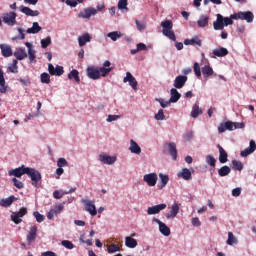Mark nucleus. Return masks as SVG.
<instances>
[{
    "instance_id": "nucleus-1",
    "label": "nucleus",
    "mask_w": 256,
    "mask_h": 256,
    "mask_svg": "<svg viewBox=\"0 0 256 256\" xmlns=\"http://www.w3.org/2000/svg\"><path fill=\"white\" fill-rule=\"evenodd\" d=\"M240 19L241 21H247V23H253V19H255V15L253 12H238L230 15V17H224L221 14L216 15V21L213 22V27L215 31H223L225 27H229V25H233V20L237 21Z\"/></svg>"
},
{
    "instance_id": "nucleus-2",
    "label": "nucleus",
    "mask_w": 256,
    "mask_h": 256,
    "mask_svg": "<svg viewBox=\"0 0 256 256\" xmlns=\"http://www.w3.org/2000/svg\"><path fill=\"white\" fill-rule=\"evenodd\" d=\"M162 33L165 37H168L170 41H177V37L175 36V32H173V21L165 20L161 22Z\"/></svg>"
},
{
    "instance_id": "nucleus-3",
    "label": "nucleus",
    "mask_w": 256,
    "mask_h": 256,
    "mask_svg": "<svg viewBox=\"0 0 256 256\" xmlns=\"http://www.w3.org/2000/svg\"><path fill=\"white\" fill-rule=\"evenodd\" d=\"M26 175H28V177H30L33 187H39V182H41V179H42L41 172H39L38 170H36L34 168L28 167V171H27Z\"/></svg>"
},
{
    "instance_id": "nucleus-4",
    "label": "nucleus",
    "mask_w": 256,
    "mask_h": 256,
    "mask_svg": "<svg viewBox=\"0 0 256 256\" xmlns=\"http://www.w3.org/2000/svg\"><path fill=\"white\" fill-rule=\"evenodd\" d=\"M2 20L5 25H8V27H14V25H17V13L6 12L2 14Z\"/></svg>"
},
{
    "instance_id": "nucleus-5",
    "label": "nucleus",
    "mask_w": 256,
    "mask_h": 256,
    "mask_svg": "<svg viewBox=\"0 0 256 256\" xmlns=\"http://www.w3.org/2000/svg\"><path fill=\"white\" fill-rule=\"evenodd\" d=\"M29 171V167H25V165H22L16 169H11L8 171L9 177H17L21 178L23 175H27V172Z\"/></svg>"
},
{
    "instance_id": "nucleus-6",
    "label": "nucleus",
    "mask_w": 256,
    "mask_h": 256,
    "mask_svg": "<svg viewBox=\"0 0 256 256\" xmlns=\"http://www.w3.org/2000/svg\"><path fill=\"white\" fill-rule=\"evenodd\" d=\"M81 203H83V205L85 206V211L90 213V215H92V217H95V215H97V208L95 207L94 201H91L88 199H82Z\"/></svg>"
},
{
    "instance_id": "nucleus-7",
    "label": "nucleus",
    "mask_w": 256,
    "mask_h": 256,
    "mask_svg": "<svg viewBox=\"0 0 256 256\" xmlns=\"http://www.w3.org/2000/svg\"><path fill=\"white\" fill-rule=\"evenodd\" d=\"M153 221L159 225V231L162 235H164V237H169L171 235V229L168 228L167 224L163 223L157 218H153Z\"/></svg>"
},
{
    "instance_id": "nucleus-8",
    "label": "nucleus",
    "mask_w": 256,
    "mask_h": 256,
    "mask_svg": "<svg viewBox=\"0 0 256 256\" xmlns=\"http://www.w3.org/2000/svg\"><path fill=\"white\" fill-rule=\"evenodd\" d=\"M87 76L89 79H93L94 81H97V79L101 78V73H99V68L95 66H89L86 69Z\"/></svg>"
},
{
    "instance_id": "nucleus-9",
    "label": "nucleus",
    "mask_w": 256,
    "mask_h": 256,
    "mask_svg": "<svg viewBox=\"0 0 256 256\" xmlns=\"http://www.w3.org/2000/svg\"><path fill=\"white\" fill-rule=\"evenodd\" d=\"M98 71L100 73V77H107L111 71H113V68H111V62L109 60H106L103 63V66L98 68Z\"/></svg>"
},
{
    "instance_id": "nucleus-10",
    "label": "nucleus",
    "mask_w": 256,
    "mask_h": 256,
    "mask_svg": "<svg viewBox=\"0 0 256 256\" xmlns=\"http://www.w3.org/2000/svg\"><path fill=\"white\" fill-rule=\"evenodd\" d=\"M164 209H167V204H158L147 208V215H158Z\"/></svg>"
},
{
    "instance_id": "nucleus-11",
    "label": "nucleus",
    "mask_w": 256,
    "mask_h": 256,
    "mask_svg": "<svg viewBox=\"0 0 256 256\" xmlns=\"http://www.w3.org/2000/svg\"><path fill=\"white\" fill-rule=\"evenodd\" d=\"M143 181H145L149 187H155V185H157V173L144 175Z\"/></svg>"
},
{
    "instance_id": "nucleus-12",
    "label": "nucleus",
    "mask_w": 256,
    "mask_h": 256,
    "mask_svg": "<svg viewBox=\"0 0 256 256\" xmlns=\"http://www.w3.org/2000/svg\"><path fill=\"white\" fill-rule=\"evenodd\" d=\"M123 83H129L130 87H132L134 91H137L138 82L137 79L133 77V74H131V72L126 73V77H124Z\"/></svg>"
},
{
    "instance_id": "nucleus-13",
    "label": "nucleus",
    "mask_w": 256,
    "mask_h": 256,
    "mask_svg": "<svg viewBox=\"0 0 256 256\" xmlns=\"http://www.w3.org/2000/svg\"><path fill=\"white\" fill-rule=\"evenodd\" d=\"M235 129V122L226 121L225 123H221L218 127L219 133H225V131H233Z\"/></svg>"
},
{
    "instance_id": "nucleus-14",
    "label": "nucleus",
    "mask_w": 256,
    "mask_h": 256,
    "mask_svg": "<svg viewBox=\"0 0 256 256\" xmlns=\"http://www.w3.org/2000/svg\"><path fill=\"white\" fill-rule=\"evenodd\" d=\"M19 10L21 13H24V15H27V17H39V11L38 10H32L31 8L27 6L21 5L19 7Z\"/></svg>"
},
{
    "instance_id": "nucleus-15",
    "label": "nucleus",
    "mask_w": 256,
    "mask_h": 256,
    "mask_svg": "<svg viewBox=\"0 0 256 256\" xmlns=\"http://www.w3.org/2000/svg\"><path fill=\"white\" fill-rule=\"evenodd\" d=\"M256 150V143L255 140H251L249 143V147L244 149L243 151L240 152L241 157H249L251 153H255Z\"/></svg>"
},
{
    "instance_id": "nucleus-16",
    "label": "nucleus",
    "mask_w": 256,
    "mask_h": 256,
    "mask_svg": "<svg viewBox=\"0 0 256 256\" xmlns=\"http://www.w3.org/2000/svg\"><path fill=\"white\" fill-rule=\"evenodd\" d=\"M99 160L101 161V163H104V165H113V163L117 161V157L109 156L107 154H100Z\"/></svg>"
},
{
    "instance_id": "nucleus-17",
    "label": "nucleus",
    "mask_w": 256,
    "mask_h": 256,
    "mask_svg": "<svg viewBox=\"0 0 256 256\" xmlns=\"http://www.w3.org/2000/svg\"><path fill=\"white\" fill-rule=\"evenodd\" d=\"M187 76L179 75L174 80L175 89H183L185 87V83H187Z\"/></svg>"
},
{
    "instance_id": "nucleus-18",
    "label": "nucleus",
    "mask_w": 256,
    "mask_h": 256,
    "mask_svg": "<svg viewBox=\"0 0 256 256\" xmlns=\"http://www.w3.org/2000/svg\"><path fill=\"white\" fill-rule=\"evenodd\" d=\"M202 75L204 79H209V77H217V74L215 71H213V68L209 64L202 67Z\"/></svg>"
},
{
    "instance_id": "nucleus-19",
    "label": "nucleus",
    "mask_w": 256,
    "mask_h": 256,
    "mask_svg": "<svg viewBox=\"0 0 256 256\" xmlns=\"http://www.w3.org/2000/svg\"><path fill=\"white\" fill-rule=\"evenodd\" d=\"M75 191H77V188H71L70 190L68 191H63V190H55L53 192V197L54 199H63V196L64 195H69L71 193H75Z\"/></svg>"
},
{
    "instance_id": "nucleus-20",
    "label": "nucleus",
    "mask_w": 256,
    "mask_h": 256,
    "mask_svg": "<svg viewBox=\"0 0 256 256\" xmlns=\"http://www.w3.org/2000/svg\"><path fill=\"white\" fill-rule=\"evenodd\" d=\"M63 204H59L55 206L53 209H51L47 214V219H53V217H56V215H59L61 211H63Z\"/></svg>"
},
{
    "instance_id": "nucleus-21",
    "label": "nucleus",
    "mask_w": 256,
    "mask_h": 256,
    "mask_svg": "<svg viewBox=\"0 0 256 256\" xmlns=\"http://www.w3.org/2000/svg\"><path fill=\"white\" fill-rule=\"evenodd\" d=\"M177 177L184 179V181H190L192 179L191 170L189 168H183L181 172H178Z\"/></svg>"
},
{
    "instance_id": "nucleus-22",
    "label": "nucleus",
    "mask_w": 256,
    "mask_h": 256,
    "mask_svg": "<svg viewBox=\"0 0 256 256\" xmlns=\"http://www.w3.org/2000/svg\"><path fill=\"white\" fill-rule=\"evenodd\" d=\"M213 59H215V57H227V55H229V50H227V48H223V47H219L213 50Z\"/></svg>"
},
{
    "instance_id": "nucleus-23",
    "label": "nucleus",
    "mask_w": 256,
    "mask_h": 256,
    "mask_svg": "<svg viewBox=\"0 0 256 256\" xmlns=\"http://www.w3.org/2000/svg\"><path fill=\"white\" fill-rule=\"evenodd\" d=\"M179 214V204L174 203L171 206V211L166 214L167 219H175L177 215Z\"/></svg>"
},
{
    "instance_id": "nucleus-24",
    "label": "nucleus",
    "mask_w": 256,
    "mask_h": 256,
    "mask_svg": "<svg viewBox=\"0 0 256 256\" xmlns=\"http://www.w3.org/2000/svg\"><path fill=\"white\" fill-rule=\"evenodd\" d=\"M27 242L29 243V245H31L33 243V241H35V239H37V226H32L30 228V231L27 235Z\"/></svg>"
},
{
    "instance_id": "nucleus-25",
    "label": "nucleus",
    "mask_w": 256,
    "mask_h": 256,
    "mask_svg": "<svg viewBox=\"0 0 256 256\" xmlns=\"http://www.w3.org/2000/svg\"><path fill=\"white\" fill-rule=\"evenodd\" d=\"M83 19H90L92 15H97V9L89 7L80 13Z\"/></svg>"
},
{
    "instance_id": "nucleus-26",
    "label": "nucleus",
    "mask_w": 256,
    "mask_h": 256,
    "mask_svg": "<svg viewBox=\"0 0 256 256\" xmlns=\"http://www.w3.org/2000/svg\"><path fill=\"white\" fill-rule=\"evenodd\" d=\"M218 151H219V162L220 163H227L229 155L227 154V151L222 148L221 145H217Z\"/></svg>"
},
{
    "instance_id": "nucleus-27",
    "label": "nucleus",
    "mask_w": 256,
    "mask_h": 256,
    "mask_svg": "<svg viewBox=\"0 0 256 256\" xmlns=\"http://www.w3.org/2000/svg\"><path fill=\"white\" fill-rule=\"evenodd\" d=\"M79 47H85L87 43H91V36L89 33H85L82 36L78 37Z\"/></svg>"
},
{
    "instance_id": "nucleus-28",
    "label": "nucleus",
    "mask_w": 256,
    "mask_h": 256,
    "mask_svg": "<svg viewBox=\"0 0 256 256\" xmlns=\"http://www.w3.org/2000/svg\"><path fill=\"white\" fill-rule=\"evenodd\" d=\"M0 49L3 57H11L13 55V49L9 45L0 44Z\"/></svg>"
},
{
    "instance_id": "nucleus-29",
    "label": "nucleus",
    "mask_w": 256,
    "mask_h": 256,
    "mask_svg": "<svg viewBox=\"0 0 256 256\" xmlns=\"http://www.w3.org/2000/svg\"><path fill=\"white\" fill-rule=\"evenodd\" d=\"M129 151H131V153H134L135 155H141V147L134 140H130Z\"/></svg>"
},
{
    "instance_id": "nucleus-30",
    "label": "nucleus",
    "mask_w": 256,
    "mask_h": 256,
    "mask_svg": "<svg viewBox=\"0 0 256 256\" xmlns=\"http://www.w3.org/2000/svg\"><path fill=\"white\" fill-rule=\"evenodd\" d=\"M159 178H160V183L158 184V188L164 189V187L167 186V183H169V175L160 173Z\"/></svg>"
},
{
    "instance_id": "nucleus-31",
    "label": "nucleus",
    "mask_w": 256,
    "mask_h": 256,
    "mask_svg": "<svg viewBox=\"0 0 256 256\" xmlns=\"http://www.w3.org/2000/svg\"><path fill=\"white\" fill-rule=\"evenodd\" d=\"M170 95V103H177V101L181 99V93H179V91H177L175 88L170 90Z\"/></svg>"
},
{
    "instance_id": "nucleus-32",
    "label": "nucleus",
    "mask_w": 256,
    "mask_h": 256,
    "mask_svg": "<svg viewBox=\"0 0 256 256\" xmlns=\"http://www.w3.org/2000/svg\"><path fill=\"white\" fill-rule=\"evenodd\" d=\"M14 57H16V61H23V59H26L27 52L25 51V48H19L17 51H15Z\"/></svg>"
},
{
    "instance_id": "nucleus-33",
    "label": "nucleus",
    "mask_w": 256,
    "mask_h": 256,
    "mask_svg": "<svg viewBox=\"0 0 256 256\" xmlns=\"http://www.w3.org/2000/svg\"><path fill=\"white\" fill-rule=\"evenodd\" d=\"M168 151L174 161H177V145L174 142L168 144Z\"/></svg>"
},
{
    "instance_id": "nucleus-34",
    "label": "nucleus",
    "mask_w": 256,
    "mask_h": 256,
    "mask_svg": "<svg viewBox=\"0 0 256 256\" xmlns=\"http://www.w3.org/2000/svg\"><path fill=\"white\" fill-rule=\"evenodd\" d=\"M14 201H17V198L15 196H10L8 198L2 199L0 201V205L1 207H11Z\"/></svg>"
},
{
    "instance_id": "nucleus-35",
    "label": "nucleus",
    "mask_w": 256,
    "mask_h": 256,
    "mask_svg": "<svg viewBox=\"0 0 256 256\" xmlns=\"http://www.w3.org/2000/svg\"><path fill=\"white\" fill-rule=\"evenodd\" d=\"M0 93H7V86L5 85V73L0 68Z\"/></svg>"
},
{
    "instance_id": "nucleus-36",
    "label": "nucleus",
    "mask_w": 256,
    "mask_h": 256,
    "mask_svg": "<svg viewBox=\"0 0 256 256\" xmlns=\"http://www.w3.org/2000/svg\"><path fill=\"white\" fill-rule=\"evenodd\" d=\"M199 115H203V110L201 108H199L198 103H195L193 105V108L191 111V117H193V119H197V117H199Z\"/></svg>"
},
{
    "instance_id": "nucleus-37",
    "label": "nucleus",
    "mask_w": 256,
    "mask_h": 256,
    "mask_svg": "<svg viewBox=\"0 0 256 256\" xmlns=\"http://www.w3.org/2000/svg\"><path fill=\"white\" fill-rule=\"evenodd\" d=\"M41 26H39V22H34L32 24L31 28H28L26 30V33L32 34V35H37V33H39V31H41Z\"/></svg>"
},
{
    "instance_id": "nucleus-38",
    "label": "nucleus",
    "mask_w": 256,
    "mask_h": 256,
    "mask_svg": "<svg viewBox=\"0 0 256 256\" xmlns=\"http://www.w3.org/2000/svg\"><path fill=\"white\" fill-rule=\"evenodd\" d=\"M198 27H207L209 25V16L207 15H201L200 18L197 21Z\"/></svg>"
},
{
    "instance_id": "nucleus-39",
    "label": "nucleus",
    "mask_w": 256,
    "mask_h": 256,
    "mask_svg": "<svg viewBox=\"0 0 256 256\" xmlns=\"http://www.w3.org/2000/svg\"><path fill=\"white\" fill-rule=\"evenodd\" d=\"M184 45H198V47H201L202 42L201 39H199V37L196 36L192 39L184 40Z\"/></svg>"
},
{
    "instance_id": "nucleus-40",
    "label": "nucleus",
    "mask_w": 256,
    "mask_h": 256,
    "mask_svg": "<svg viewBox=\"0 0 256 256\" xmlns=\"http://www.w3.org/2000/svg\"><path fill=\"white\" fill-rule=\"evenodd\" d=\"M125 245L129 249H135V247H137V241L132 237H126L125 238Z\"/></svg>"
},
{
    "instance_id": "nucleus-41",
    "label": "nucleus",
    "mask_w": 256,
    "mask_h": 256,
    "mask_svg": "<svg viewBox=\"0 0 256 256\" xmlns=\"http://www.w3.org/2000/svg\"><path fill=\"white\" fill-rule=\"evenodd\" d=\"M107 37H109V39L113 41H117V39H121V37H123V34L119 31H113V32H109L107 34Z\"/></svg>"
},
{
    "instance_id": "nucleus-42",
    "label": "nucleus",
    "mask_w": 256,
    "mask_h": 256,
    "mask_svg": "<svg viewBox=\"0 0 256 256\" xmlns=\"http://www.w3.org/2000/svg\"><path fill=\"white\" fill-rule=\"evenodd\" d=\"M227 245H237L239 241L237 240V237L233 235V232H228V239L226 241Z\"/></svg>"
},
{
    "instance_id": "nucleus-43",
    "label": "nucleus",
    "mask_w": 256,
    "mask_h": 256,
    "mask_svg": "<svg viewBox=\"0 0 256 256\" xmlns=\"http://www.w3.org/2000/svg\"><path fill=\"white\" fill-rule=\"evenodd\" d=\"M18 63L19 62L16 59H14L12 63L8 66V71L10 73H19V67L17 66Z\"/></svg>"
},
{
    "instance_id": "nucleus-44",
    "label": "nucleus",
    "mask_w": 256,
    "mask_h": 256,
    "mask_svg": "<svg viewBox=\"0 0 256 256\" xmlns=\"http://www.w3.org/2000/svg\"><path fill=\"white\" fill-rule=\"evenodd\" d=\"M229 173H231V168H229V166H222L218 170V175L220 177H227V175H229Z\"/></svg>"
},
{
    "instance_id": "nucleus-45",
    "label": "nucleus",
    "mask_w": 256,
    "mask_h": 256,
    "mask_svg": "<svg viewBox=\"0 0 256 256\" xmlns=\"http://www.w3.org/2000/svg\"><path fill=\"white\" fill-rule=\"evenodd\" d=\"M68 79H74L76 83H80L81 79L79 78V71L73 69L69 74H68Z\"/></svg>"
},
{
    "instance_id": "nucleus-46",
    "label": "nucleus",
    "mask_w": 256,
    "mask_h": 256,
    "mask_svg": "<svg viewBox=\"0 0 256 256\" xmlns=\"http://www.w3.org/2000/svg\"><path fill=\"white\" fill-rule=\"evenodd\" d=\"M40 81L41 83L49 85V83H51V76L47 72H44L40 75Z\"/></svg>"
},
{
    "instance_id": "nucleus-47",
    "label": "nucleus",
    "mask_w": 256,
    "mask_h": 256,
    "mask_svg": "<svg viewBox=\"0 0 256 256\" xmlns=\"http://www.w3.org/2000/svg\"><path fill=\"white\" fill-rule=\"evenodd\" d=\"M232 165L236 171H243V163L241 161L233 160Z\"/></svg>"
},
{
    "instance_id": "nucleus-48",
    "label": "nucleus",
    "mask_w": 256,
    "mask_h": 256,
    "mask_svg": "<svg viewBox=\"0 0 256 256\" xmlns=\"http://www.w3.org/2000/svg\"><path fill=\"white\" fill-rule=\"evenodd\" d=\"M118 9L120 11H123V10L129 11V8L127 7V0H119Z\"/></svg>"
},
{
    "instance_id": "nucleus-49",
    "label": "nucleus",
    "mask_w": 256,
    "mask_h": 256,
    "mask_svg": "<svg viewBox=\"0 0 256 256\" xmlns=\"http://www.w3.org/2000/svg\"><path fill=\"white\" fill-rule=\"evenodd\" d=\"M61 245L65 247V249H75V244L69 240H63Z\"/></svg>"
},
{
    "instance_id": "nucleus-50",
    "label": "nucleus",
    "mask_w": 256,
    "mask_h": 256,
    "mask_svg": "<svg viewBox=\"0 0 256 256\" xmlns=\"http://www.w3.org/2000/svg\"><path fill=\"white\" fill-rule=\"evenodd\" d=\"M117 251H121V248L117 244H110L108 246V253H117Z\"/></svg>"
},
{
    "instance_id": "nucleus-51",
    "label": "nucleus",
    "mask_w": 256,
    "mask_h": 256,
    "mask_svg": "<svg viewBox=\"0 0 256 256\" xmlns=\"http://www.w3.org/2000/svg\"><path fill=\"white\" fill-rule=\"evenodd\" d=\"M48 45H51V36L46 37L41 40L42 49H47Z\"/></svg>"
},
{
    "instance_id": "nucleus-52",
    "label": "nucleus",
    "mask_w": 256,
    "mask_h": 256,
    "mask_svg": "<svg viewBox=\"0 0 256 256\" xmlns=\"http://www.w3.org/2000/svg\"><path fill=\"white\" fill-rule=\"evenodd\" d=\"M154 118L156 121H165V113L163 112V109L158 110V113L155 114Z\"/></svg>"
},
{
    "instance_id": "nucleus-53",
    "label": "nucleus",
    "mask_w": 256,
    "mask_h": 256,
    "mask_svg": "<svg viewBox=\"0 0 256 256\" xmlns=\"http://www.w3.org/2000/svg\"><path fill=\"white\" fill-rule=\"evenodd\" d=\"M206 163L210 165V167H215V163H217V160L213 156L208 155L206 156Z\"/></svg>"
},
{
    "instance_id": "nucleus-54",
    "label": "nucleus",
    "mask_w": 256,
    "mask_h": 256,
    "mask_svg": "<svg viewBox=\"0 0 256 256\" xmlns=\"http://www.w3.org/2000/svg\"><path fill=\"white\" fill-rule=\"evenodd\" d=\"M12 183L17 189H23V187H25V184H23V182L19 181L17 178H13Z\"/></svg>"
},
{
    "instance_id": "nucleus-55",
    "label": "nucleus",
    "mask_w": 256,
    "mask_h": 256,
    "mask_svg": "<svg viewBox=\"0 0 256 256\" xmlns=\"http://www.w3.org/2000/svg\"><path fill=\"white\" fill-rule=\"evenodd\" d=\"M11 219L12 221L16 224V225H19V223H22L23 219H21V216H18L17 213H13L11 215Z\"/></svg>"
},
{
    "instance_id": "nucleus-56",
    "label": "nucleus",
    "mask_w": 256,
    "mask_h": 256,
    "mask_svg": "<svg viewBox=\"0 0 256 256\" xmlns=\"http://www.w3.org/2000/svg\"><path fill=\"white\" fill-rule=\"evenodd\" d=\"M135 23H136V27H137L138 31H145V29L147 28V25L145 24V22L136 20Z\"/></svg>"
},
{
    "instance_id": "nucleus-57",
    "label": "nucleus",
    "mask_w": 256,
    "mask_h": 256,
    "mask_svg": "<svg viewBox=\"0 0 256 256\" xmlns=\"http://www.w3.org/2000/svg\"><path fill=\"white\" fill-rule=\"evenodd\" d=\"M33 215L38 223H43V221H45V216H43V214L34 212Z\"/></svg>"
},
{
    "instance_id": "nucleus-58",
    "label": "nucleus",
    "mask_w": 256,
    "mask_h": 256,
    "mask_svg": "<svg viewBox=\"0 0 256 256\" xmlns=\"http://www.w3.org/2000/svg\"><path fill=\"white\" fill-rule=\"evenodd\" d=\"M67 165H69V163L67 162V160L65 158L58 159L57 167L63 168V167H67Z\"/></svg>"
},
{
    "instance_id": "nucleus-59",
    "label": "nucleus",
    "mask_w": 256,
    "mask_h": 256,
    "mask_svg": "<svg viewBox=\"0 0 256 256\" xmlns=\"http://www.w3.org/2000/svg\"><path fill=\"white\" fill-rule=\"evenodd\" d=\"M194 73L196 77H201V67L199 66V63L195 62L194 63Z\"/></svg>"
},
{
    "instance_id": "nucleus-60",
    "label": "nucleus",
    "mask_w": 256,
    "mask_h": 256,
    "mask_svg": "<svg viewBox=\"0 0 256 256\" xmlns=\"http://www.w3.org/2000/svg\"><path fill=\"white\" fill-rule=\"evenodd\" d=\"M156 101H158V103H160V105L163 109H165V107H167L168 105L171 104L170 101H164L162 98H156Z\"/></svg>"
},
{
    "instance_id": "nucleus-61",
    "label": "nucleus",
    "mask_w": 256,
    "mask_h": 256,
    "mask_svg": "<svg viewBox=\"0 0 256 256\" xmlns=\"http://www.w3.org/2000/svg\"><path fill=\"white\" fill-rule=\"evenodd\" d=\"M117 119H121L120 115H108L106 121L107 123H112V121H117Z\"/></svg>"
},
{
    "instance_id": "nucleus-62",
    "label": "nucleus",
    "mask_w": 256,
    "mask_h": 256,
    "mask_svg": "<svg viewBox=\"0 0 256 256\" xmlns=\"http://www.w3.org/2000/svg\"><path fill=\"white\" fill-rule=\"evenodd\" d=\"M63 73H65V70H63V66H56V71L54 75L61 77Z\"/></svg>"
},
{
    "instance_id": "nucleus-63",
    "label": "nucleus",
    "mask_w": 256,
    "mask_h": 256,
    "mask_svg": "<svg viewBox=\"0 0 256 256\" xmlns=\"http://www.w3.org/2000/svg\"><path fill=\"white\" fill-rule=\"evenodd\" d=\"M16 214L18 217H25V215H27V208L25 207L20 208V210Z\"/></svg>"
},
{
    "instance_id": "nucleus-64",
    "label": "nucleus",
    "mask_w": 256,
    "mask_h": 256,
    "mask_svg": "<svg viewBox=\"0 0 256 256\" xmlns=\"http://www.w3.org/2000/svg\"><path fill=\"white\" fill-rule=\"evenodd\" d=\"M28 57H29V60L30 62L32 63V61H35V51L32 49V50H28Z\"/></svg>"
}]
</instances>
